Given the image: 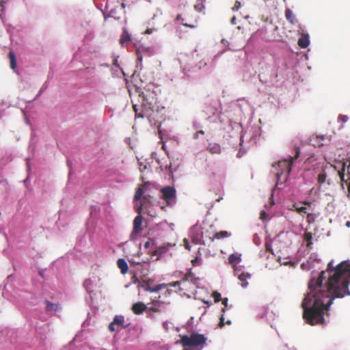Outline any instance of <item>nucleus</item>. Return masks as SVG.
Returning a JSON list of instances; mask_svg holds the SVG:
<instances>
[{
	"mask_svg": "<svg viewBox=\"0 0 350 350\" xmlns=\"http://www.w3.org/2000/svg\"><path fill=\"white\" fill-rule=\"evenodd\" d=\"M350 264L342 261L336 267L329 262L326 271L308 282L309 291L302 303L303 319L311 325L323 324L324 313L335 298L350 295L349 275Z\"/></svg>",
	"mask_w": 350,
	"mask_h": 350,
	"instance_id": "obj_1",
	"label": "nucleus"
},
{
	"mask_svg": "<svg viewBox=\"0 0 350 350\" xmlns=\"http://www.w3.org/2000/svg\"><path fill=\"white\" fill-rule=\"evenodd\" d=\"M140 96H142V111L139 113L137 105H133L135 117L150 118L157 105V98L156 94L153 92L147 91L146 93L142 92V95H140Z\"/></svg>",
	"mask_w": 350,
	"mask_h": 350,
	"instance_id": "obj_2",
	"label": "nucleus"
},
{
	"mask_svg": "<svg viewBox=\"0 0 350 350\" xmlns=\"http://www.w3.org/2000/svg\"><path fill=\"white\" fill-rule=\"evenodd\" d=\"M300 154V148L299 147L295 148V154L289 157L288 159H284L278 161L277 164L273 165L275 169V176L279 180L282 176L284 175L286 177L291 171L293 163L298 159Z\"/></svg>",
	"mask_w": 350,
	"mask_h": 350,
	"instance_id": "obj_3",
	"label": "nucleus"
},
{
	"mask_svg": "<svg viewBox=\"0 0 350 350\" xmlns=\"http://www.w3.org/2000/svg\"><path fill=\"white\" fill-rule=\"evenodd\" d=\"M207 338L204 334L192 333L191 335L180 336V343L183 347H198L206 344Z\"/></svg>",
	"mask_w": 350,
	"mask_h": 350,
	"instance_id": "obj_4",
	"label": "nucleus"
},
{
	"mask_svg": "<svg viewBox=\"0 0 350 350\" xmlns=\"http://www.w3.org/2000/svg\"><path fill=\"white\" fill-rule=\"evenodd\" d=\"M161 198L167 206H173L176 202V191L174 187L165 186L161 189Z\"/></svg>",
	"mask_w": 350,
	"mask_h": 350,
	"instance_id": "obj_5",
	"label": "nucleus"
},
{
	"mask_svg": "<svg viewBox=\"0 0 350 350\" xmlns=\"http://www.w3.org/2000/svg\"><path fill=\"white\" fill-rule=\"evenodd\" d=\"M151 199L152 197L150 195H146L143 196L139 202L136 203V211L138 214H142V213L146 210L148 215L154 216V215L148 210V208L151 204Z\"/></svg>",
	"mask_w": 350,
	"mask_h": 350,
	"instance_id": "obj_6",
	"label": "nucleus"
},
{
	"mask_svg": "<svg viewBox=\"0 0 350 350\" xmlns=\"http://www.w3.org/2000/svg\"><path fill=\"white\" fill-rule=\"evenodd\" d=\"M142 216L141 214H138V215L135 217L133 221V230L130 234V240L134 241L137 238L139 234L142 230Z\"/></svg>",
	"mask_w": 350,
	"mask_h": 350,
	"instance_id": "obj_7",
	"label": "nucleus"
},
{
	"mask_svg": "<svg viewBox=\"0 0 350 350\" xmlns=\"http://www.w3.org/2000/svg\"><path fill=\"white\" fill-rule=\"evenodd\" d=\"M135 53L137 60L141 62L144 56L150 57L154 53V51L152 47H146L143 45H140L136 48Z\"/></svg>",
	"mask_w": 350,
	"mask_h": 350,
	"instance_id": "obj_8",
	"label": "nucleus"
},
{
	"mask_svg": "<svg viewBox=\"0 0 350 350\" xmlns=\"http://www.w3.org/2000/svg\"><path fill=\"white\" fill-rule=\"evenodd\" d=\"M124 323V318L123 316L116 315L113 318V321L109 325V330L110 332L118 331L120 329H123L126 327Z\"/></svg>",
	"mask_w": 350,
	"mask_h": 350,
	"instance_id": "obj_9",
	"label": "nucleus"
},
{
	"mask_svg": "<svg viewBox=\"0 0 350 350\" xmlns=\"http://www.w3.org/2000/svg\"><path fill=\"white\" fill-rule=\"evenodd\" d=\"M136 267L137 274L139 275L140 280L145 282L148 279V273H149V267L148 265H140L137 264Z\"/></svg>",
	"mask_w": 350,
	"mask_h": 350,
	"instance_id": "obj_10",
	"label": "nucleus"
},
{
	"mask_svg": "<svg viewBox=\"0 0 350 350\" xmlns=\"http://www.w3.org/2000/svg\"><path fill=\"white\" fill-rule=\"evenodd\" d=\"M345 163H342V168L341 170L338 172V174L340 178V180L342 182L345 183L348 186V191L350 192V163L349 165L347 167V176L348 178L347 180L345 179Z\"/></svg>",
	"mask_w": 350,
	"mask_h": 350,
	"instance_id": "obj_11",
	"label": "nucleus"
},
{
	"mask_svg": "<svg viewBox=\"0 0 350 350\" xmlns=\"http://www.w3.org/2000/svg\"><path fill=\"white\" fill-rule=\"evenodd\" d=\"M146 306L142 302H137L133 304L132 311L135 314H142L146 310Z\"/></svg>",
	"mask_w": 350,
	"mask_h": 350,
	"instance_id": "obj_12",
	"label": "nucleus"
},
{
	"mask_svg": "<svg viewBox=\"0 0 350 350\" xmlns=\"http://www.w3.org/2000/svg\"><path fill=\"white\" fill-rule=\"evenodd\" d=\"M44 303L46 304V311L47 312H55L61 309L59 304L51 303L48 300H46Z\"/></svg>",
	"mask_w": 350,
	"mask_h": 350,
	"instance_id": "obj_13",
	"label": "nucleus"
},
{
	"mask_svg": "<svg viewBox=\"0 0 350 350\" xmlns=\"http://www.w3.org/2000/svg\"><path fill=\"white\" fill-rule=\"evenodd\" d=\"M250 278L251 275L249 273L243 272L238 275V278L241 282V285L242 287L246 288L247 286V280Z\"/></svg>",
	"mask_w": 350,
	"mask_h": 350,
	"instance_id": "obj_14",
	"label": "nucleus"
},
{
	"mask_svg": "<svg viewBox=\"0 0 350 350\" xmlns=\"http://www.w3.org/2000/svg\"><path fill=\"white\" fill-rule=\"evenodd\" d=\"M117 266L120 269V272L122 274H125L129 271L128 265H127L126 262L125 261V260L123 258H119L118 260Z\"/></svg>",
	"mask_w": 350,
	"mask_h": 350,
	"instance_id": "obj_15",
	"label": "nucleus"
},
{
	"mask_svg": "<svg viewBox=\"0 0 350 350\" xmlns=\"http://www.w3.org/2000/svg\"><path fill=\"white\" fill-rule=\"evenodd\" d=\"M324 139L325 137L323 135H317L315 137H312L310 139V142L314 146L321 147L323 146V142L324 141Z\"/></svg>",
	"mask_w": 350,
	"mask_h": 350,
	"instance_id": "obj_16",
	"label": "nucleus"
},
{
	"mask_svg": "<svg viewBox=\"0 0 350 350\" xmlns=\"http://www.w3.org/2000/svg\"><path fill=\"white\" fill-rule=\"evenodd\" d=\"M285 17L286 20L292 25L297 23V20L295 18V14L289 8H286L285 10Z\"/></svg>",
	"mask_w": 350,
	"mask_h": 350,
	"instance_id": "obj_17",
	"label": "nucleus"
},
{
	"mask_svg": "<svg viewBox=\"0 0 350 350\" xmlns=\"http://www.w3.org/2000/svg\"><path fill=\"white\" fill-rule=\"evenodd\" d=\"M207 150L211 154H220L221 147L218 144H209Z\"/></svg>",
	"mask_w": 350,
	"mask_h": 350,
	"instance_id": "obj_18",
	"label": "nucleus"
},
{
	"mask_svg": "<svg viewBox=\"0 0 350 350\" xmlns=\"http://www.w3.org/2000/svg\"><path fill=\"white\" fill-rule=\"evenodd\" d=\"M131 40V35L128 32V31L124 28L122 31V34L121 36L120 43L122 46H124V44L128 43Z\"/></svg>",
	"mask_w": 350,
	"mask_h": 350,
	"instance_id": "obj_19",
	"label": "nucleus"
},
{
	"mask_svg": "<svg viewBox=\"0 0 350 350\" xmlns=\"http://www.w3.org/2000/svg\"><path fill=\"white\" fill-rule=\"evenodd\" d=\"M146 187V184L142 185L140 187L137 188V189L135 191V195H134V200L136 202H138L139 200H142L143 198L144 194V188Z\"/></svg>",
	"mask_w": 350,
	"mask_h": 350,
	"instance_id": "obj_20",
	"label": "nucleus"
},
{
	"mask_svg": "<svg viewBox=\"0 0 350 350\" xmlns=\"http://www.w3.org/2000/svg\"><path fill=\"white\" fill-rule=\"evenodd\" d=\"M230 235L227 231L222 230L218 232H215L213 237H210L211 241H213L215 239H224Z\"/></svg>",
	"mask_w": 350,
	"mask_h": 350,
	"instance_id": "obj_21",
	"label": "nucleus"
},
{
	"mask_svg": "<svg viewBox=\"0 0 350 350\" xmlns=\"http://www.w3.org/2000/svg\"><path fill=\"white\" fill-rule=\"evenodd\" d=\"M309 43L310 41L308 35L299 38L297 42L298 45L302 49L306 48L309 45Z\"/></svg>",
	"mask_w": 350,
	"mask_h": 350,
	"instance_id": "obj_22",
	"label": "nucleus"
},
{
	"mask_svg": "<svg viewBox=\"0 0 350 350\" xmlns=\"http://www.w3.org/2000/svg\"><path fill=\"white\" fill-rule=\"evenodd\" d=\"M8 57H9L10 62V68L12 70H14L16 68V55L14 53V52L10 51L9 53V54H8Z\"/></svg>",
	"mask_w": 350,
	"mask_h": 350,
	"instance_id": "obj_23",
	"label": "nucleus"
},
{
	"mask_svg": "<svg viewBox=\"0 0 350 350\" xmlns=\"http://www.w3.org/2000/svg\"><path fill=\"white\" fill-rule=\"evenodd\" d=\"M161 304V302H160L159 301H157V300L152 301V306H150L149 308V310L152 311V312H161V310L159 308Z\"/></svg>",
	"mask_w": 350,
	"mask_h": 350,
	"instance_id": "obj_24",
	"label": "nucleus"
},
{
	"mask_svg": "<svg viewBox=\"0 0 350 350\" xmlns=\"http://www.w3.org/2000/svg\"><path fill=\"white\" fill-rule=\"evenodd\" d=\"M241 260L240 256L234 254H232L228 257V262L230 264L233 265L236 262H239Z\"/></svg>",
	"mask_w": 350,
	"mask_h": 350,
	"instance_id": "obj_25",
	"label": "nucleus"
},
{
	"mask_svg": "<svg viewBox=\"0 0 350 350\" xmlns=\"http://www.w3.org/2000/svg\"><path fill=\"white\" fill-rule=\"evenodd\" d=\"M327 178V174L325 172V170H323L322 172L318 175L317 181L319 184H323L325 182Z\"/></svg>",
	"mask_w": 350,
	"mask_h": 350,
	"instance_id": "obj_26",
	"label": "nucleus"
},
{
	"mask_svg": "<svg viewBox=\"0 0 350 350\" xmlns=\"http://www.w3.org/2000/svg\"><path fill=\"white\" fill-rule=\"evenodd\" d=\"M194 8L198 12H202L204 9V5L202 0H196Z\"/></svg>",
	"mask_w": 350,
	"mask_h": 350,
	"instance_id": "obj_27",
	"label": "nucleus"
},
{
	"mask_svg": "<svg viewBox=\"0 0 350 350\" xmlns=\"http://www.w3.org/2000/svg\"><path fill=\"white\" fill-rule=\"evenodd\" d=\"M192 278V275H191V273H186L185 275L184 278L180 281L175 282L174 283L173 286H177L180 285L181 283H183V282H186L187 280H189V278Z\"/></svg>",
	"mask_w": 350,
	"mask_h": 350,
	"instance_id": "obj_28",
	"label": "nucleus"
},
{
	"mask_svg": "<svg viewBox=\"0 0 350 350\" xmlns=\"http://www.w3.org/2000/svg\"><path fill=\"white\" fill-rule=\"evenodd\" d=\"M176 21H180L182 25L185 27H189L190 28H194L196 27V25H194V24H188V23H185V19L182 18V15H180V14H178L176 16Z\"/></svg>",
	"mask_w": 350,
	"mask_h": 350,
	"instance_id": "obj_29",
	"label": "nucleus"
},
{
	"mask_svg": "<svg viewBox=\"0 0 350 350\" xmlns=\"http://www.w3.org/2000/svg\"><path fill=\"white\" fill-rule=\"evenodd\" d=\"M212 296L214 298L215 302H219L221 300V294L217 291H214L212 294Z\"/></svg>",
	"mask_w": 350,
	"mask_h": 350,
	"instance_id": "obj_30",
	"label": "nucleus"
},
{
	"mask_svg": "<svg viewBox=\"0 0 350 350\" xmlns=\"http://www.w3.org/2000/svg\"><path fill=\"white\" fill-rule=\"evenodd\" d=\"M131 279H132V281H133V282L134 284H136V283L139 282L140 278L139 277V275L137 274V271L136 270H135L133 275L132 276Z\"/></svg>",
	"mask_w": 350,
	"mask_h": 350,
	"instance_id": "obj_31",
	"label": "nucleus"
},
{
	"mask_svg": "<svg viewBox=\"0 0 350 350\" xmlns=\"http://www.w3.org/2000/svg\"><path fill=\"white\" fill-rule=\"evenodd\" d=\"M297 213L301 214V213H307V208L305 206H300L299 208H297Z\"/></svg>",
	"mask_w": 350,
	"mask_h": 350,
	"instance_id": "obj_32",
	"label": "nucleus"
},
{
	"mask_svg": "<svg viewBox=\"0 0 350 350\" xmlns=\"http://www.w3.org/2000/svg\"><path fill=\"white\" fill-rule=\"evenodd\" d=\"M305 239L308 242V245H309L311 243L310 242L312 239V234L310 232H307L305 234Z\"/></svg>",
	"mask_w": 350,
	"mask_h": 350,
	"instance_id": "obj_33",
	"label": "nucleus"
},
{
	"mask_svg": "<svg viewBox=\"0 0 350 350\" xmlns=\"http://www.w3.org/2000/svg\"><path fill=\"white\" fill-rule=\"evenodd\" d=\"M240 8H241V3L239 1H236L234 6L232 7V10L238 11Z\"/></svg>",
	"mask_w": 350,
	"mask_h": 350,
	"instance_id": "obj_34",
	"label": "nucleus"
},
{
	"mask_svg": "<svg viewBox=\"0 0 350 350\" xmlns=\"http://www.w3.org/2000/svg\"><path fill=\"white\" fill-rule=\"evenodd\" d=\"M162 286L161 284H159V285H157L154 287H152V292H157L159 291H160L162 288Z\"/></svg>",
	"mask_w": 350,
	"mask_h": 350,
	"instance_id": "obj_35",
	"label": "nucleus"
},
{
	"mask_svg": "<svg viewBox=\"0 0 350 350\" xmlns=\"http://www.w3.org/2000/svg\"><path fill=\"white\" fill-rule=\"evenodd\" d=\"M204 131H199L196 132V133L194 134V135H193V138H194V139H198L200 135H204Z\"/></svg>",
	"mask_w": 350,
	"mask_h": 350,
	"instance_id": "obj_36",
	"label": "nucleus"
},
{
	"mask_svg": "<svg viewBox=\"0 0 350 350\" xmlns=\"http://www.w3.org/2000/svg\"><path fill=\"white\" fill-rule=\"evenodd\" d=\"M265 247H266V250L267 251H269L271 253L273 254V250H272V248H271V244H269V243H266L265 244Z\"/></svg>",
	"mask_w": 350,
	"mask_h": 350,
	"instance_id": "obj_37",
	"label": "nucleus"
},
{
	"mask_svg": "<svg viewBox=\"0 0 350 350\" xmlns=\"http://www.w3.org/2000/svg\"><path fill=\"white\" fill-rule=\"evenodd\" d=\"M222 301V304L224 305L225 307L228 305V298H224L221 300Z\"/></svg>",
	"mask_w": 350,
	"mask_h": 350,
	"instance_id": "obj_38",
	"label": "nucleus"
},
{
	"mask_svg": "<svg viewBox=\"0 0 350 350\" xmlns=\"http://www.w3.org/2000/svg\"><path fill=\"white\" fill-rule=\"evenodd\" d=\"M224 318L223 317L221 316V317L220 318V321H219V327H222L224 325Z\"/></svg>",
	"mask_w": 350,
	"mask_h": 350,
	"instance_id": "obj_39",
	"label": "nucleus"
},
{
	"mask_svg": "<svg viewBox=\"0 0 350 350\" xmlns=\"http://www.w3.org/2000/svg\"><path fill=\"white\" fill-rule=\"evenodd\" d=\"M339 118L342 120V122H347V117L346 116H339Z\"/></svg>",
	"mask_w": 350,
	"mask_h": 350,
	"instance_id": "obj_40",
	"label": "nucleus"
},
{
	"mask_svg": "<svg viewBox=\"0 0 350 350\" xmlns=\"http://www.w3.org/2000/svg\"><path fill=\"white\" fill-rule=\"evenodd\" d=\"M145 291H149V292H152V287L148 285L145 287Z\"/></svg>",
	"mask_w": 350,
	"mask_h": 350,
	"instance_id": "obj_41",
	"label": "nucleus"
},
{
	"mask_svg": "<svg viewBox=\"0 0 350 350\" xmlns=\"http://www.w3.org/2000/svg\"><path fill=\"white\" fill-rule=\"evenodd\" d=\"M303 204H305V205L310 206L312 203L310 202H308V201H305V202H303Z\"/></svg>",
	"mask_w": 350,
	"mask_h": 350,
	"instance_id": "obj_42",
	"label": "nucleus"
},
{
	"mask_svg": "<svg viewBox=\"0 0 350 350\" xmlns=\"http://www.w3.org/2000/svg\"><path fill=\"white\" fill-rule=\"evenodd\" d=\"M293 208L297 211V208H299L296 203L293 204Z\"/></svg>",
	"mask_w": 350,
	"mask_h": 350,
	"instance_id": "obj_43",
	"label": "nucleus"
},
{
	"mask_svg": "<svg viewBox=\"0 0 350 350\" xmlns=\"http://www.w3.org/2000/svg\"><path fill=\"white\" fill-rule=\"evenodd\" d=\"M235 21H236V18L234 16V17H232V19H231V23H232V24H235Z\"/></svg>",
	"mask_w": 350,
	"mask_h": 350,
	"instance_id": "obj_44",
	"label": "nucleus"
},
{
	"mask_svg": "<svg viewBox=\"0 0 350 350\" xmlns=\"http://www.w3.org/2000/svg\"><path fill=\"white\" fill-rule=\"evenodd\" d=\"M148 245H149V243H148V242L146 243V244H145V247H147L148 246Z\"/></svg>",
	"mask_w": 350,
	"mask_h": 350,
	"instance_id": "obj_45",
	"label": "nucleus"
},
{
	"mask_svg": "<svg viewBox=\"0 0 350 350\" xmlns=\"http://www.w3.org/2000/svg\"><path fill=\"white\" fill-rule=\"evenodd\" d=\"M347 226H350V222H349V221H348V222L347 223Z\"/></svg>",
	"mask_w": 350,
	"mask_h": 350,
	"instance_id": "obj_46",
	"label": "nucleus"
},
{
	"mask_svg": "<svg viewBox=\"0 0 350 350\" xmlns=\"http://www.w3.org/2000/svg\"><path fill=\"white\" fill-rule=\"evenodd\" d=\"M166 325H167L166 323H163V327H166Z\"/></svg>",
	"mask_w": 350,
	"mask_h": 350,
	"instance_id": "obj_47",
	"label": "nucleus"
},
{
	"mask_svg": "<svg viewBox=\"0 0 350 350\" xmlns=\"http://www.w3.org/2000/svg\"><path fill=\"white\" fill-rule=\"evenodd\" d=\"M186 248L189 249V245H185Z\"/></svg>",
	"mask_w": 350,
	"mask_h": 350,
	"instance_id": "obj_48",
	"label": "nucleus"
},
{
	"mask_svg": "<svg viewBox=\"0 0 350 350\" xmlns=\"http://www.w3.org/2000/svg\"><path fill=\"white\" fill-rule=\"evenodd\" d=\"M146 168V166H144V167H142V170H144Z\"/></svg>",
	"mask_w": 350,
	"mask_h": 350,
	"instance_id": "obj_49",
	"label": "nucleus"
},
{
	"mask_svg": "<svg viewBox=\"0 0 350 350\" xmlns=\"http://www.w3.org/2000/svg\"><path fill=\"white\" fill-rule=\"evenodd\" d=\"M146 168V166H144V167H142V170H144Z\"/></svg>",
	"mask_w": 350,
	"mask_h": 350,
	"instance_id": "obj_50",
	"label": "nucleus"
}]
</instances>
